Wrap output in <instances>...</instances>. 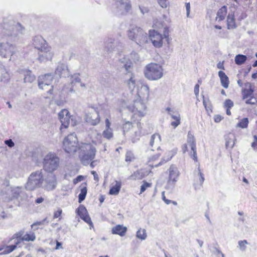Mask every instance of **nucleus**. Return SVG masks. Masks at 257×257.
Instances as JSON below:
<instances>
[{"instance_id":"a18cd8bd","label":"nucleus","mask_w":257,"mask_h":257,"mask_svg":"<svg viewBox=\"0 0 257 257\" xmlns=\"http://www.w3.org/2000/svg\"><path fill=\"white\" fill-rule=\"evenodd\" d=\"M102 135L104 138L109 140L113 137V133L111 129L105 128L103 132Z\"/></svg>"},{"instance_id":"a878e982","label":"nucleus","mask_w":257,"mask_h":257,"mask_svg":"<svg viewBox=\"0 0 257 257\" xmlns=\"http://www.w3.org/2000/svg\"><path fill=\"white\" fill-rule=\"evenodd\" d=\"M225 146L227 149H231L234 145L235 137L234 134L229 133L225 136Z\"/></svg>"},{"instance_id":"0e129e2a","label":"nucleus","mask_w":257,"mask_h":257,"mask_svg":"<svg viewBox=\"0 0 257 257\" xmlns=\"http://www.w3.org/2000/svg\"><path fill=\"white\" fill-rule=\"evenodd\" d=\"M62 210L61 209H58L56 212H55L54 214L53 218H57L60 217L61 215Z\"/></svg>"},{"instance_id":"603ef678","label":"nucleus","mask_w":257,"mask_h":257,"mask_svg":"<svg viewBox=\"0 0 257 257\" xmlns=\"http://www.w3.org/2000/svg\"><path fill=\"white\" fill-rule=\"evenodd\" d=\"M233 106V102L230 99H227L224 102V107L226 108H230Z\"/></svg>"},{"instance_id":"052dcab7","label":"nucleus","mask_w":257,"mask_h":257,"mask_svg":"<svg viewBox=\"0 0 257 257\" xmlns=\"http://www.w3.org/2000/svg\"><path fill=\"white\" fill-rule=\"evenodd\" d=\"M91 173L93 175L94 180L96 181V182H99V176L97 173L94 171H91Z\"/></svg>"},{"instance_id":"bf43d9fd","label":"nucleus","mask_w":257,"mask_h":257,"mask_svg":"<svg viewBox=\"0 0 257 257\" xmlns=\"http://www.w3.org/2000/svg\"><path fill=\"white\" fill-rule=\"evenodd\" d=\"M8 186H10V181L8 178H5L4 179V180H3V183L1 186V187L3 188L4 187H8Z\"/></svg>"},{"instance_id":"864d4df0","label":"nucleus","mask_w":257,"mask_h":257,"mask_svg":"<svg viewBox=\"0 0 257 257\" xmlns=\"http://www.w3.org/2000/svg\"><path fill=\"white\" fill-rule=\"evenodd\" d=\"M80 82V78L79 74H75L72 76V83Z\"/></svg>"},{"instance_id":"c756f323","label":"nucleus","mask_w":257,"mask_h":257,"mask_svg":"<svg viewBox=\"0 0 257 257\" xmlns=\"http://www.w3.org/2000/svg\"><path fill=\"white\" fill-rule=\"evenodd\" d=\"M227 7L224 6L218 10L217 13L216 20L218 21H221L225 19V17L227 14Z\"/></svg>"},{"instance_id":"7c9ffc66","label":"nucleus","mask_w":257,"mask_h":257,"mask_svg":"<svg viewBox=\"0 0 257 257\" xmlns=\"http://www.w3.org/2000/svg\"><path fill=\"white\" fill-rule=\"evenodd\" d=\"M121 186V183L119 181H115V185L112 186L109 193L110 195H117L119 193Z\"/></svg>"},{"instance_id":"423d86ee","label":"nucleus","mask_w":257,"mask_h":257,"mask_svg":"<svg viewBox=\"0 0 257 257\" xmlns=\"http://www.w3.org/2000/svg\"><path fill=\"white\" fill-rule=\"evenodd\" d=\"M43 164V169L46 172L52 173L57 169L59 159L55 154L50 153L45 156Z\"/></svg>"},{"instance_id":"bb28decb","label":"nucleus","mask_w":257,"mask_h":257,"mask_svg":"<svg viewBox=\"0 0 257 257\" xmlns=\"http://www.w3.org/2000/svg\"><path fill=\"white\" fill-rule=\"evenodd\" d=\"M227 26L228 30H233L236 28L237 26L235 21L233 13H229L227 17Z\"/></svg>"},{"instance_id":"f704fd0d","label":"nucleus","mask_w":257,"mask_h":257,"mask_svg":"<svg viewBox=\"0 0 257 257\" xmlns=\"http://www.w3.org/2000/svg\"><path fill=\"white\" fill-rule=\"evenodd\" d=\"M22 192V188L19 187H12L11 198H17Z\"/></svg>"},{"instance_id":"37998d69","label":"nucleus","mask_w":257,"mask_h":257,"mask_svg":"<svg viewBox=\"0 0 257 257\" xmlns=\"http://www.w3.org/2000/svg\"><path fill=\"white\" fill-rule=\"evenodd\" d=\"M166 26L167 25L164 21L159 20H155L154 23V27L159 29H164Z\"/></svg>"},{"instance_id":"ddd939ff","label":"nucleus","mask_w":257,"mask_h":257,"mask_svg":"<svg viewBox=\"0 0 257 257\" xmlns=\"http://www.w3.org/2000/svg\"><path fill=\"white\" fill-rule=\"evenodd\" d=\"M86 121L92 125H96L100 121V117L97 108L89 107L86 111Z\"/></svg>"},{"instance_id":"9b49d317","label":"nucleus","mask_w":257,"mask_h":257,"mask_svg":"<svg viewBox=\"0 0 257 257\" xmlns=\"http://www.w3.org/2000/svg\"><path fill=\"white\" fill-rule=\"evenodd\" d=\"M16 53L15 46L8 42L0 43V56L5 58L10 57L9 60H11L12 56Z\"/></svg>"},{"instance_id":"39448f33","label":"nucleus","mask_w":257,"mask_h":257,"mask_svg":"<svg viewBox=\"0 0 257 257\" xmlns=\"http://www.w3.org/2000/svg\"><path fill=\"white\" fill-rule=\"evenodd\" d=\"M144 74L148 80H158L163 76V69L159 64L150 63L146 66Z\"/></svg>"},{"instance_id":"774afa93","label":"nucleus","mask_w":257,"mask_h":257,"mask_svg":"<svg viewBox=\"0 0 257 257\" xmlns=\"http://www.w3.org/2000/svg\"><path fill=\"white\" fill-rule=\"evenodd\" d=\"M83 179V177L82 176H78L73 180V182L74 184H76L78 182L82 181Z\"/></svg>"},{"instance_id":"6e6552de","label":"nucleus","mask_w":257,"mask_h":257,"mask_svg":"<svg viewBox=\"0 0 257 257\" xmlns=\"http://www.w3.org/2000/svg\"><path fill=\"white\" fill-rule=\"evenodd\" d=\"M53 76L51 73L42 75L38 77V86L40 89L47 91L48 94H52L53 86L52 82Z\"/></svg>"},{"instance_id":"8fccbe9b","label":"nucleus","mask_w":257,"mask_h":257,"mask_svg":"<svg viewBox=\"0 0 257 257\" xmlns=\"http://www.w3.org/2000/svg\"><path fill=\"white\" fill-rule=\"evenodd\" d=\"M151 186V183H148L146 182H144L143 184L141 186L140 194L144 192L147 189V188L150 187Z\"/></svg>"},{"instance_id":"6e6d98bb","label":"nucleus","mask_w":257,"mask_h":257,"mask_svg":"<svg viewBox=\"0 0 257 257\" xmlns=\"http://www.w3.org/2000/svg\"><path fill=\"white\" fill-rule=\"evenodd\" d=\"M163 29V35H164V38H168L169 35V30H168V27L167 26H166Z\"/></svg>"},{"instance_id":"49530a36","label":"nucleus","mask_w":257,"mask_h":257,"mask_svg":"<svg viewBox=\"0 0 257 257\" xmlns=\"http://www.w3.org/2000/svg\"><path fill=\"white\" fill-rule=\"evenodd\" d=\"M134 154L130 151L126 152L125 155V161L126 162H132L134 160Z\"/></svg>"},{"instance_id":"13d9d810","label":"nucleus","mask_w":257,"mask_h":257,"mask_svg":"<svg viewBox=\"0 0 257 257\" xmlns=\"http://www.w3.org/2000/svg\"><path fill=\"white\" fill-rule=\"evenodd\" d=\"M167 0H158V2L160 6L162 8H166L167 6Z\"/></svg>"},{"instance_id":"473e14b6","label":"nucleus","mask_w":257,"mask_h":257,"mask_svg":"<svg viewBox=\"0 0 257 257\" xmlns=\"http://www.w3.org/2000/svg\"><path fill=\"white\" fill-rule=\"evenodd\" d=\"M246 87H249L248 89H244L243 91V99H246L249 97H251L253 90L252 88L251 84L250 83H246L245 84Z\"/></svg>"},{"instance_id":"4be33fe9","label":"nucleus","mask_w":257,"mask_h":257,"mask_svg":"<svg viewBox=\"0 0 257 257\" xmlns=\"http://www.w3.org/2000/svg\"><path fill=\"white\" fill-rule=\"evenodd\" d=\"M33 45L39 51L49 46L45 40L41 36H36L33 38Z\"/></svg>"},{"instance_id":"e2e57ef3","label":"nucleus","mask_w":257,"mask_h":257,"mask_svg":"<svg viewBox=\"0 0 257 257\" xmlns=\"http://www.w3.org/2000/svg\"><path fill=\"white\" fill-rule=\"evenodd\" d=\"M251 147L254 149L257 150V137L254 136V141L251 144Z\"/></svg>"},{"instance_id":"09e8293b","label":"nucleus","mask_w":257,"mask_h":257,"mask_svg":"<svg viewBox=\"0 0 257 257\" xmlns=\"http://www.w3.org/2000/svg\"><path fill=\"white\" fill-rule=\"evenodd\" d=\"M133 126L132 122L130 121L126 122L122 126L123 131L124 132V134L125 132H127L128 131V130L132 128Z\"/></svg>"},{"instance_id":"aec40b11","label":"nucleus","mask_w":257,"mask_h":257,"mask_svg":"<svg viewBox=\"0 0 257 257\" xmlns=\"http://www.w3.org/2000/svg\"><path fill=\"white\" fill-rule=\"evenodd\" d=\"M119 15H125L131 9L130 0H119L117 4Z\"/></svg>"},{"instance_id":"4c0bfd02","label":"nucleus","mask_w":257,"mask_h":257,"mask_svg":"<svg viewBox=\"0 0 257 257\" xmlns=\"http://www.w3.org/2000/svg\"><path fill=\"white\" fill-rule=\"evenodd\" d=\"M247 59L245 55L238 54L235 57V62L237 65H240L244 63Z\"/></svg>"},{"instance_id":"338daca9","label":"nucleus","mask_w":257,"mask_h":257,"mask_svg":"<svg viewBox=\"0 0 257 257\" xmlns=\"http://www.w3.org/2000/svg\"><path fill=\"white\" fill-rule=\"evenodd\" d=\"M98 163V161L97 160H92L89 164H90V166L92 168H93L95 166H96L97 164V163Z\"/></svg>"},{"instance_id":"f03ea898","label":"nucleus","mask_w":257,"mask_h":257,"mask_svg":"<svg viewBox=\"0 0 257 257\" xmlns=\"http://www.w3.org/2000/svg\"><path fill=\"white\" fill-rule=\"evenodd\" d=\"M128 38L138 45L142 46L148 42L147 33L142 28L135 25H132L127 31Z\"/></svg>"},{"instance_id":"de8ad7c7","label":"nucleus","mask_w":257,"mask_h":257,"mask_svg":"<svg viewBox=\"0 0 257 257\" xmlns=\"http://www.w3.org/2000/svg\"><path fill=\"white\" fill-rule=\"evenodd\" d=\"M49 221L47 220V218H45L43 220L40 221H37L31 225V227L33 228L34 226L37 225H44L45 224H48Z\"/></svg>"},{"instance_id":"412c9836","label":"nucleus","mask_w":257,"mask_h":257,"mask_svg":"<svg viewBox=\"0 0 257 257\" xmlns=\"http://www.w3.org/2000/svg\"><path fill=\"white\" fill-rule=\"evenodd\" d=\"M77 213L82 220L89 224L90 227H93V223L91 218L88 214L86 208L83 205H80L78 208Z\"/></svg>"},{"instance_id":"5fc2aeb1","label":"nucleus","mask_w":257,"mask_h":257,"mask_svg":"<svg viewBox=\"0 0 257 257\" xmlns=\"http://www.w3.org/2000/svg\"><path fill=\"white\" fill-rule=\"evenodd\" d=\"M139 9H140V10L141 13L143 15H145V14L148 13L149 11V9L147 7H144L143 6H139Z\"/></svg>"},{"instance_id":"c03bdc74","label":"nucleus","mask_w":257,"mask_h":257,"mask_svg":"<svg viewBox=\"0 0 257 257\" xmlns=\"http://www.w3.org/2000/svg\"><path fill=\"white\" fill-rule=\"evenodd\" d=\"M248 242L246 240H239L238 242V247L239 249L241 251H245L246 249V245Z\"/></svg>"},{"instance_id":"b1692460","label":"nucleus","mask_w":257,"mask_h":257,"mask_svg":"<svg viewBox=\"0 0 257 257\" xmlns=\"http://www.w3.org/2000/svg\"><path fill=\"white\" fill-rule=\"evenodd\" d=\"M55 74L60 77L68 76L69 72L67 66L64 64H58L55 70Z\"/></svg>"},{"instance_id":"f8f14e48","label":"nucleus","mask_w":257,"mask_h":257,"mask_svg":"<svg viewBox=\"0 0 257 257\" xmlns=\"http://www.w3.org/2000/svg\"><path fill=\"white\" fill-rule=\"evenodd\" d=\"M145 102L141 100L134 101L133 104L130 105L128 108L130 111L134 113V115L140 117L144 116L146 106Z\"/></svg>"},{"instance_id":"0eeeda50","label":"nucleus","mask_w":257,"mask_h":257,"mask_svg":"<svg viewBox=\"0 0 257 257\" xmlns=\"http://www.w3.org/2000/svg\"><path fill=\"white\" fill-rule=\"evenodd\" d=\"M80 146L78 144V139L75 134L68 135L63 142V149L68 153L75 152Z\"/></svg>"},{"instance_id":"393cba45","label":"nucleus","mask_w":257,"mask_h":257,"mask_svg":"<svg viewBox=\"0 0 257 257\" xmlns=\"http://www.w3.org/2000/svg\"><path fill=\"white\" fill-rule=\"evenodd\" d=\"M126 231V227L123 226V225L120 224L115 226L111 229V232L112 234H117L120 236H124Z\"/></svg>"},{"instance_id":"c9c22d12","label":"nucleus","mask_w":257,"mask_h":257,"mask_svg":"<svg viewBox=\"0 0 257 257\" xmlns=\"http://www.w3.org/2000/svg\"><path fill=\"white\" fill-rule=\"evenodd\" d=\"M136 237L142 240H145L147 237L146 230L140 228L136 232Z\"/></svg>"},{"instance_id":"c85d7f7f","label":"nucleus","mask_w":257,"mask_h":257,"mask_svg":"<svg viewBox=\"0 0 257 257\" xmlns=\"http://www.w3.org/2000/svg\"><path fill=\"white\" fill-rule=\"evenodd\" d=\"M218 76L220 78L222 86L224 88H227L228 87L229 84L228 77L227 76L225 73L222 71H219L218 72Z\"/></svg>"},{"instance_id":"ea45409f","label":"nucleus","mask_w":257,"mask_h":257,"mask_svg":"<svg viewBox=\"0 0 257 257\" xmlns=\"http://www.w3.org/2000/svg\"><path fill=\"white\" fill-rule=\"evenodd\" d=\"M248 124V119L247 118H243L241 119L236 124V127H240L242 128H246Z\"/></svg>"},{"instance_id":"f257e3e1","label":"nucleus","mask_w":257,"mask_h":257,"mask_svg":"<svg viewBox=\"0 0 257 257\" xmlns=\"http://www.w3.org/2000/svg\"><path fill=\"white\" fill-rule=\"evenodd\" d=\"M25 29L19 23L13 20H5L4 22L3 33L8 41L15 42L18 41L24 33Z\"/></svg>"},{"instance_id":"7ed1b4c3","label":"nucleus","mask_w":257,"mask_h":257,"mask_svg":"<svg viewBox=\"0 0 257 257\" xmlns=\"http://www.w3.org/2000/svg\"><path fill=\"white\" fill-rule=\"evenodd\" d=\"M79 158L81 163L87 166L96 155V148L90 144H81L79 147Z\"/></svg>"},{"instance_id":"79ce46f5","label":"nucleus","mask_w":257,"mask_h":257,"mask_svg":"<svg viewBox=\"0 0 257 257\" xmlns=\"http://www.w3.org/2000/svg\"><path fill=\"white\" fill-rule=\"evenodd\" d=\"M87 188L85 186L81 189L80 193L78 195L79 203L82 202V201H83L85 199L86 195L87 194Z\"/></svg>"},{"instance_id":"a19ab883","label":"nucleus","mask_w":257,"mask_h":257,"mask_svg":"<svg viewBox=\"0 0 257 257\" xmlns=\"http://www.w3.org/2000/svg\"><path fill=\"white\" fill-rule=\"evenodd\" d=\"M15 244L14 245L7 246L5 248L4 251V253L6 254H8L12 252L14 250H15L16 248L17 245H18L20 243V241L18 240L17 241H15Z\"/></svg>"},{"instance_id":"1a4fd4ad","label":"nucleus","mask_w":257,"mask_h":257,"mask_svg":"<svg viewBox=\"0 0 257 257\" xmlns=\"http://www.w3.org/2000/svg\"><path fill=\"white\" fill-rule=\"evenodd\" d=\"M59 118L61 122V126L64 128L68 127L69 124L71 123L72 126H75L77 124L76 117L73 116H70V113L67 109H63L58 113Z\"/></svg>"},{"instance_id":"680f3d73","label":"nucleus","mask_w":257,"mask_h":257,"mask_svg":"<svg viewBox=\"0 0 257 257\" xmlns=\"http://www.w3.org/2000/svg\"><path fill=\"white\" fill-rule=\"evenodd\" d=\"M186 15L188 18L189 17L190 12V4L189 3H186Z\"/></svg>"},{"instance_id":"69168bd1","label":"nucleus","mask_w":257,"mask_h":257,"mask_svg":"<svg viewBox=\"0 0 257 257\" xmlns=\"http://www.w3.org/2000/svg\"><path fill=\"white\" fill-rule=\"evenodd\" d=\"M5 143L9 147H13L14 146L15 144L12 141V140L10 139L8 140H7L5 141Z\"/></svg>"},{"instance_id":"4468645a","label":"nucleus","mask_w":257,"mask_h":257,"mask_svg":"<svg viewBox=\"0 0 257 257\" xmlns=\"http://www.w3.org/2000/svg\"><path fill=\"white\" fill-rule=\"evenodd\" d=\"M119 42L113 37H108L104 41V50L108 54L115 51Z\"/></svg>"},{"instance_id":"f3484780","label":"nucleus","mask_w":257,"mask_h":257,"mask_svg":"<svg viewBox=\"0 0 257 257\" xmlns=\"http://www.w3.org/2000/svg\"><path fill=\"white\" fill-rule=\"evenodd\" d=\"M44 184L42 187L47 191L53 190L57 186L56 177L53 174L48 175L45 179H44Z\"/></svg>"},{"instance_id":"4d7b16f0","label":"nucleus","mask_w":257,"mask_h":257,"mask_svg":"<svg viewBox=\"0 0 257 257\" xmlns=\"http://www.w3.org/2000/svg\"><path fill=\"white\" fill-rule=\"evenodd\" d=\"M198 175H199V182L201 185L203 184L204 181V178L203 176V174L201 172L200 170L198 168Z\"/></svg>"},{"instance_id":"72a5a7b5","label":"nucleus","mask_w":257,"mask_h":257,"mask_svg":"<svg viewBox=\"0 0 257 257\" xmlns=\"http://www.w3.org/2000/svg\"><path fill=\"white\" fill-rule=\"evenodd\" d=\"M161 142V136L159 134H154L151 137L150 141V145L153 147L154 145L158 146L159 143Z\"/></svg>"},{"instance_id":"3c124183","label":"nucleus","mask_w":257,"mask_h":257,"mask_svg":"<svg viewBox=\"0 0 257 257\" xmlns=\"http://www.w3.org/2000/svg\"><path fill=\"white\" fill-rule=\"evenodd\" d=\"M245 103L250 104H257V99L254 97H250L249 99L246 100Z\"/></svg>"},{"instance_id":"9d476101","label":"nucleus","mask_w":257,"mask_h":257,"mask_svg":"<svg viewBox=\"0 0 257 257\" xmlns=\"http://www.w3.org/2000/svg\"><path fill=\"white\" fill-rule=\"evenodd\" d=\"M187 145L191 148V151L189 153L190 157L192 158L195 162H197V157L195 140L194 136L190 132H188V133L187 144H184L182 147V150L184 154L188 151Z\"/></svg>"},{"instance_id":"e433bc0d","label":"nucleus","mask_w":257,"mask_h":257,"mask_svg":"<svg viewBox=\"0 0 257 257\" xmlns=\"http://www.w3.org/2000/svg\"><path fill=\"white\" fill-rule=\"evenodd\" d=\"M127 85L131 91L135 89L136 85V80L134 76H132L127 81Z\"/></svg>"},{"instance_id":"dca6fc26","label":"nucleus","mask_w":257,"mask_h":257,"mask_svg":"<svg viewBox=\"0 0 257 257\" xmlns=\"http://www.w3.org/2000/svg\"><path fill=\"white\" fill-rule=\"evenodd\" d=\"M149 37L155 47L160 48L163 46V37L157 31L154 30H150Z\"/></svg>"},{"instance_id":"20e7f679","label":"nucleus","mask_w":257,"mask_h":257,"mask_svg":"<svg viewBox=\"0 0 257 257\" xmlns=\"http://www.w3.org/2000/svg\"><path fill=\"white\" fill-rule=\"evenodd\" d=\"M44 182L43 172L42 169L31 173L25 185L27 190L33 191L42 186Z\"/></svg>"},{"instance_id":"cd10ccee","label":"nucleus","mask_w":257,"mask_h":257,"mask_svg":"<svg viewBox=\"0 0 257 257\" xmlns=\"http://www.w3.org/2000/svg\"><path fill=\"white\" fill-rule=\"evenodd\" d=\"M12 187H4L1 188L0 196L6 200H10Z\"/></svg>"},{"instance_id":"5701e85b","label":"nucleus","mask_w":257,"mask_h":257,"mask_svg":"<svg viewBox=\"0 0 257 257\" xmlns=\"http://www.w3.org/2000/svg\"><path fill=\"white\" fill-rule=\"evenodd\" d=\"M140 100L143 102H147L149 98V87L147 85H142L138 92Z\"/></svg>"},{"instance_id":"2eb2a0df","label":"nucleus","mask_w":257,"mask_h":257,"mask_svg":"<svg viewBox=\"0 0 257 257\" xmlns=\"http://www.w3.org/2000/svg\"><path fill=\"white\" fill-rule=\"evenodd\" d=\"M169 176L168 180L167 187L174 188L179 176L178 169L174 165H171L169 169Z\"/></svg>"},{"instance_id":"a211bd4d","label":"nucleus","mask_w":257,"mask_h":257,"mask_svg":"<svg viewBox=\"0 0 257 257\" xmlns=\"http://www.w3.org/2000/svg\"><path fill=\"white\" fill-rule=\"evenodd\" d=\"M38 59L41 62H45L51 60L53 57V53L51 47L48 46L41 50H39Z\"/></svg>"},{"instance_id":"58836bf2","label":"nucleus","mask_w":257,"mask_h":257,"mask_svg":"<svg viewBox=\"0 0 257 257\" xmlns=\"http://www.w3.org/2000/svg\"><path fill=\"white\" fill-rule=\"evenodd\" d=\"M36 239V236H35V235L34 234V233H32L31 234H26L25 235H24L23 236V237H22L21 239H20V240H19L20 241V242L22 241H34Z\"/></svg>"},{"instance_id":"6ab92c4d","label":"nucleus","mask_w":257,"mask_h":257,"mask_svg":"<svg viewBox=\"0 0 257 257\" xmlns=\"http://www.w3.org/2000/svg\"><path fill=\"white\" fill-rule=\"evenodd\" d=\"M166 110L171 118L174 119V121L171 122V125L175 128L181 123V116L179 112L169 107L166 108Z\"/></svg>"},{"instance_id":"2f4dec72","label":"nucleus","mask_w":257,"mask_h":257,"mask_svg":"<svg viewBox=\"0 0 257 257\" xmlns=\"http://www.w3.org/2000/svg\"><path fill=\"white\" fill-rule=\"evenodd\" d=\"M35 76L32 74L31 71L26 70L24 73V82L25 83H32L35 80Z\"/></svg>"}]
</instances>
